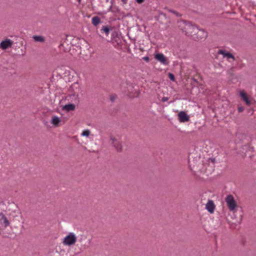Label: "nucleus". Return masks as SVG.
Listing matches in <instances>:
<instances>
[{
  "label": "nucleus",
  "mask_w": 256,
  "mask_h": 256,
  "mask_svg": "<svg viewBox=\"0 0 256 256\" xmlns=\"http://www.w3.org/2000/svg\"><path fill=\"white\" fill-rule=\"evenodd\" d=\"M155 58L164 65H168V62L166 58L162 53L156 54Z\"/></svg>",
  "instance_id": "obj_4"
},
{
  "label": "nucleus",
  "mask_w": 256,
  "mask_h": 256,
  "mask_svg": "<svg viewBox=\"0 0 256 256\" xmlns=\"http://www.w3.org/2000/svg\"><path fill=\"white\" fill-rule=\"evenodd\" d=\"M86 238V236H81V238L78 240V241L80 242H82L84 239Z\"/></svg>",
  "instance_id": "obj_23"
},
{
  "label": "nucleus",
  "mask_w": 256,
  "mask_h": 256,
  "mask_svg": "<svg viewBox=\"0 0 256 256\" xmlns=\"http://www.w3.org/2000/svg\"><path fill=\"white\" fill-rule=\"evenodd\" d=\"M228 52H226V50H220L218 51V54H222L224 56V57H226V54L228 53Z\"/></svg>",
  "instance_id": "obj_19"
},
{
  "label": "nucleus",
  "mask_w": 256,
  "mask_h": 256,
  "mask_svg": "<svg viewBox=\"0 0 256 256\" xmlns=\"http://www.w3.org/2000/svg\"><path fill=\"white\" fill-rule=\"evenodd\" d=\"M143 60H146V62H148L149 61V58L147 56H144L143 58Z\"/></svg>",
  "instance_id": "obj_24"
},
{
  "label": "nucleus",
  "mask_w": 256,
  "mask_h": 256,
  "mask_svg": "<svg viewBox=\"0 0 256 256\" xmlns=\"http://www.w3.org/2000/svg\"><path fill=\"white\" fill-rule=\"evenodd\" d=\"M13 41L10 39H6L0 43V48L2 50H6L11 48L13 44Z\"/></svg>",
  "instance_id": "obj_5"
},
{
  "label": "nucleus",
  "mask_w": 256,
  "mask_h": 256,
  "mask_svg": "<svg viewBox=\"0 0 256 256\" xmlns=\"http://www.w3.org/2000/svg\"><path fill=\"white\" fill-rule=\"evenodd\" d=\"M244 110V108L242 107H239L238 108V112H242Z\"/></svg>",
  "instance_id": "obj_25"
},
{
  "label": "nucleus",
  "mask_w": 256,
  "mask_h": 256,
  "mask_svg": "<svg viewBox=\"0 0 256 256\" xmlns=\"http://www.w3.org/2000/svg\"><path fill=\"white\" fill-rule=\"evenodd\" d=\"M178 24V26L186 34L196 38V32L198 30V28L196 26L185 20L180 21Z\"/></svg>",
  "instance_id": "obj_1"
},
{
  "label": "nucleus",
  "mask_w": 256,
  "mask_h": 256,
  "mask_svg": "<svg viewBox=\"0 0 256 256\" xmlns=\"http://www.w3.org/2000/svg\"><path fill=\"white\" fill-rule=\"evenodd\" d=\"M206 209L210 213H212L215 208L214 203L212 200H209L206 204Z\"/></svg>",
  "instance_id": "obj_11"
},
{
  "label": "nucleus",
  "mask_w": 256,
  "mask_h": 256,
  "mask_svg": "<svg viewBox=\"0 0 256 256\" xmlns=\"http://www.w3.org/2000/svg\"><path fill=\"white\" fill-rule=\"evenodd\" d=\"M228 52H226V50H220L218 51V54H222L224 56V57H226V54L228 53Z\"/></svg>",
  "instance_id": "obj_20"
},
{
  "label": "nucleus",
  "mask_w": 256,
  "mask_h": 256,
  "mask_svg": "<svg viewBox=\"0 0 256 256\" xmlns=\"http://www.w3.org/2000/svg\"><path fill=\"white\" fill-rule=\"evenodd\" d=\"M168 100V97H163L162 98V102H167Z\"/></svg>",
  "instance_id": "obj_22"
},
{
  "label": "nucleus",
  "mask_w": 256,
  "mask_h": 256,
  "mask_svg": "<svg viewBox=\"0 0 256 256\" xmlns=\"http://www.w3.org/2000/svg\"><path fill=\"white\" fill-rule=\"evenodd\" d=\"M178 117L180 122H186L189 120V116L184 112H180L178 114Z\"/></svg>",
  "instance_id": "obj_10"
},
{
  "label": "nucleus",
  "mask_w": 256,
  "mask_h": 256,
  "mask_svg": "<svg viewBox=\"0 0 256 256\" xmlns=\"http://www.w3.org/2000/svg\"><path fill=\"white\" fill-rule=\"evenodd\" d=\"M90 130H86L82 132L81 136H82L88 137L90 134Z\"/></svg>",
  "instance_id": "obj_16"
},
{
  "label": "nucleus",
  "mask_w": 256,
  "mask_h": 256,
  "mask_svg": "<svg viewBox=\"0 0 256 256\" xmlns=\"http://www.w3.org/2000/svg\"><path fill=\"white\" fill-rule=\"evenodd\" d=\"M34 38L37 42H44V38L43 37L39 36H34Z\"/></svg>",
  "instance_id": "obj_17"
},
{
  "label": "nucleus",
  "mask_w": 256,
  "mask_h": 256,
  "mask_svg": "<svg viewBox=\"0 0 256 256\" xmlns=\"http://www.w3.org/2000/svg\"><path fill=\"white\" fill-rule=\"evenodd\" d=\"M75 108L76 106L74 104H70L65 105L63 108V109L67 112H70V110H74L75 109Z\"/></svg>",
  "instance_id": "obj_13"
},
{
  "label": "nucleus",
  "mask_w": 256,
  "mask_h": 256,
  "mask_svg": "<svg viewBox=\"0 0 256 256\" xmlns=\"http://www.w3.org/2000/svg\"><path fill=\"white\" fill-rule=\"evenodd\" d=\"M0 223L2 224H4L5 228H6L10 225L8 220L2 212H0Z\"/></svg>",
  "instance_id": "obj_8"
},
{
  "label": "nucleus",
  "mask_w": 256,
  "mask_h": 256,
  "mask_svg": "<svg viewBox=\"0 0 256 256\" xmlns=\"http://www.w3.org/2000/svg\"><path fill=\"white\" fill-rule=\"evenodd\" d=\"M240 95L246 105L250 106L251 104L250 100L244 90L240 92Z\"/></svg>",
  "instance_id": "obj_9"
},
{
  "label": "nucleus",
  "mask_w": 256,
  "mask_h": 256,
  "mask_svg": "<svg viewBox=\"0 0 256 256\" xmlns=\"http://www.w3.org/2000/svg\"><path fill=\"white\" fill-rule=\"evenodd\" d=\"M136 2L138 3H142L144 1V0H136Z\"/></svg>",
  "instance_id": "obj_27"
},
{
  "label": "nucleus",
  "mask_w": 256,
  "mask_h": 256,
  "mask_svg": "<svg viewBox=\"0 0 256 256\" xmlns=\"http://www.w3.org/2000/svg\"><path fill=\"white\" fill-rule=\"evenodd\" d=\"M76 238L73 232L69 233L64 239L63 244L66 246H72L75 244Z\"/></svg>",
  "instance_id": "obj_3"
},
{
  "label": "nucleus",
  "mask_w": 256,
  "mask_h": 256,
  "mask_svg": "<svg viewBox=\"0 0 256 256\" xmlns=\"http://www.w3.org/2000/svg\"><path fill=\"white\" fill-rule=\"evenodd\" d=\"M61 122L62 120L57 116H52L51 120V123L54 126H60Z\"/></svg>",
  "instance_id": "obj_12"
},
{
  "label": "nucleus",
  "mask_w": 256,
  "mask_h": 256,
  "mask_svg": "<svg viewBox=\"0 0 256 256\" xmlns=\"http://www.w3.org/2000/svg\"><path fill=\"white\" fill-rule=\"evenodd\" d=\"M110 30H112V28L107 26H102V28L101 29V30L104 32L106 36H108Z\"/></svg>",
  "instance_id": "obj_15"
},
{
  "label": "nucleus",
  "mask_w": 256,
  "mask_h": 256,
  "mask_svg": "<svg viewBox=\"0 0 256 256\" xmlns=\"http://www.w3.org/2000/svg\"><path fill=\"white\" fill-rule=\"evenodd\" d=\"M127 0H122V2L124 3V4H126V2H127Z\"/></svg>",
  "instance_id": "obj_28"
},
{
  "label": "nucleus",
  "mask_w": 256,
  "mask_h": 256,
  "mask_svg": "<svg viewBox=\"0 0 256 256\" xmlns=\"http://www.w3.org/2000/svg\"><path fill=\"white\" fill-rule=\"evenodd\" d=\"M207 36V33L202 29H199L196 32V35L195 36V39H202V38H206Z\"/></svg>",
  "instance_id": "obj_7"
},
{
  "label": "nucleus",
  "mask_w": 256,
  "mask_h": 256,
  "mask_svg": "<svg viewBox=\"0 0 256 256\" xmlns=\"http://www.w3.org/2000/svg\"><path fill=\"white\" fill-rule=\"evenodd\" d=\"M168 77L172 81H174V74H172V73L168 74Z\"/></svg>",
  "instance_id": "obj_21"
},
{
  "label": "nucleus",
  "mask_w": 256,
  "mask_h": 256,
  "mask_svg": "<svg viewBox=\"0 0 256 256\" xmlns=\"http://www.w3.org/2000/svg\"><path fill=\"white\" fill-rule=\"evenodd\" d=\"M90 240H88V244H90Z\"/></svg>",
  "instance_id": "obj_30"
},
{
  "label": "nucleus",
  "mask_w": 256,
  "mask_h": 256,
  "mask_svg": "<svg viewBox=\"0 0 256 256\" xmlns=\"http://www.w3.org/2000/svg\"><path fill=\"white\" fill-rule=\"evenodd\" d=\"M228 207L230 211H234L236 207V202L232 194L228 195L225 198Z\"/></svg>",
  "instance_id": "obj_2"
},
{
  "label": "nucleus",
  "mask_w": 256,
  "mask_h": 256,
  "mask_svg": "<svg viewBox=\"0 0 256 256\" xmlns=\"http://www.w3.org/2000/svg\"><path fill=\"white\" fill-rule=\"evenodd\" d=\"M110 140L112 141V144L118 152H120L122 150V145L120 141L117 140L113 136H110Z\"/></svg>",
  "instance_id": "obj_6"
},
{
  "label": "nucleus",
  "mask_w": 256,
  "mask_h": 256,
  "mask_svg": "<svg viewBox=\"0 0 256 256\" xmlns=\"http://www.w3.org/2000/svg\"><path fill=\"white\" fill-rule=\"evenodd\" d=\"M171 12H173V13H174V14H176V12H174V11H172V10H171Z\"/></svg>",
  "instance_id": "obj_29"
},
{
  "label": "nucleus",
  "mask_w": 256,
  "mask_h": 256,
  "mask_svg": "<svg viewBox=\"0 0 256 256\" xmlns=\"http://www.w3.org/2000/svg\"><path fill=\"white\" fill-rule=\"evenodd\" d=\"M115 99H116V96H112L110 97V100L112 102H114Z\"/></svg>",
  "instance_id": "obj_26"
},
{
  "label": "nucleus",
  "mask_w": 256,
  "mask_h": 256,
  "mask_svg": "<svg viewBox=\"0 0 256 256\" xmlns=\"http://www.w3.org/2000/svg\"><path fill=\"white\" fill-rule=\"evenodd\" d=\"M226 58H227L228 59H230V58H232V59L233 60H235V58H234V56H233L232 54L231 53H230V52H228L227 54H226Z\"/></svg>",
  "instance_id": "obj_18"
},
{
  "label": "nucleus",
  "mask_w": 256,
  "mask_h": 256,
  "mask_svg": "<svg viewBox=\"0 0 256 256\" xmlns=\"http://www.w3.org/2000/svg\"><path fill=\"white\" fill-rule=\"evenodd\" d=\"M92 23L94 26H96L100 23V18L98 16L93 17L92 18Z\"/></svg>",
  "instance_id": "obj_14"
}]
</instances>
